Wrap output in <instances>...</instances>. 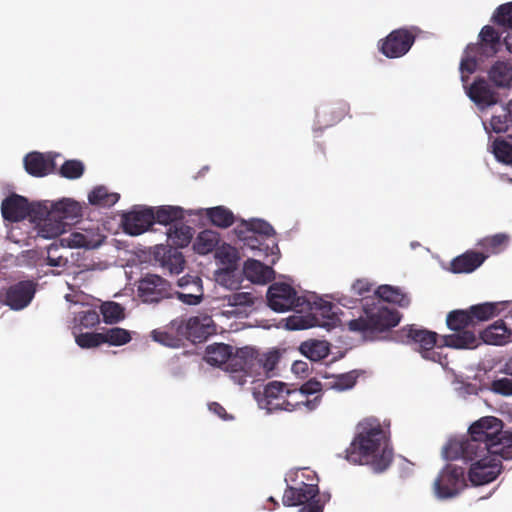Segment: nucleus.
I'll use <instances>...</instances> for the list:
<instances>
[{
  "mask_svg": "<svg viewBox=\"0 0 512 512\" xmlns=\"http://www.w3.org/2000/svg\"><path fill=\"white\" fill-rule=\"evenodd\" d=\"M170 284L158 275H147L138 285V294L144 302H157L170 295Z\"/></svg>",
  "mask_w": 512,
  "mask_h": 512,
  "instance_id": "obj_15",
  "label": "nucleus"
},
{
  "mask_svg": "<svg viewBox=\"0 0 512 512\" xmlns=\"http://www.w3.org/2000/svg\"><path fill=\"white\" fill-rule=\"evenodd\" d=\"M447 325L453 331L464 330L469 325H473V316L468 310L453 311L447 316Z\"/></svg>",
  "mask_w": 512,
  "mask_h": 512,
  "instance_id": "obj_48",
  "label": "nucleus"
},
{
  "mask_svg": "<svg viewBox=\"0 0 512 512\" xmlns=\"http://www.w3.org/2000/svg\"><path fill=\"white\" fill-rule=\"evenodd\" d=\"M492 390L504 396H512V377L506 375L493 381Z\"/></svg>",
  "mask_w": 512,
  "mask_h": 512,
  "instance_id": "obj_59",
  "label": "nucleus"
},
{
  "mask_svg": "<svg viewBox=\"0 0 512 512\" xmlns=\"http://www.w3.org/2000/svg\"><path fill=\"white\" fill-rule=\"evenodd\" d=\"M219 234L213 230L201 231L193 242V249L200 255H206L219 246Z\"/></svg>",
  "mask_w": 512,
  "mask_h": 512,
  "instance_id": "obj_36",
  "label": "nucleus"
},
{
  "mask_svg": "<svg viewBox=\"0 0 512 512\" xmlns=\"http://www.w3.org/2000/svg\"><path fill=\"white\" fill-rule=\"evenodd\" d=\"M466 486L464 470L448 464L434 481V494L439 499L452 498L458 495Z\"/></svg>",
  "mask_w": 512,
  "mask_h": 512,
  "instance_id": "obj_9",
  "label": "nucleus"
},
{
  "mask_svg": "<svg viewBox=\"0 0 512 512\" xmlns=\"http://www.w3.org/2000/svg\"><path fill=\"white\" fill-rule=\"evenodd\" d=\"M222 308H231L223 310L225 316H234L241 313L242 308L251 307L254 304L255 296L250 292H237L227 295L221 299Z\"/></svg>",
  "mask_w": 512,
  "mask_h": 512,
  "instance_id": "obj_29",
  "label": "nucleus"
},
{
  "mask_svg": "<svg viewBox=\"0 0 512 512\" xmlns=\"http://www.w3.org/2000/svg\"><path fill=\"white\" fill-rule=\"evenodd\" d=\"M155 222L154 209L139 207L123 216V227L126 233L137 236L149 229Z\"/></svg>",
  "mask_w": 512,
  "mask_h": 512,
  "instance_id": "obj_14",
  "label": "nucleus"
},
{
  "mask_svg": "<svg viewBox=\"0 0 512 512\" xmlns=\"http://www.w3.org/2000/svg\"><path fill=\"white\" fill-rule=\"evenodd\" d=\"M481 340L489 345H507L512 343V328L503 320H497L481 332Z\"/></svg>",
  "mask_w": 512,
  "mask_h": 512,
  "instance_id": "obj_24",
  "label": "nucleus"
},
{
  "mask_svg": "<svg viewBox=\"0 0 512 512\" xmlns=\"http://www.w3.org/2000/svg\"><path fill=\"white\" fill-rule=\"evenodd\" d=\"M105 238L100 227L96 224H92L88 227L79 228L61 238V245L71 249L92 250L100 247Z\"/></svg>",
  "mask_w": 512,
  "mask_h": 512,
  "instance_id": "obj_13",
  "label": "nucleus"
},
{
  "mask_svg": "<svg viewBox=\"0 0 512 512\" xmlns=\"http://www.w3.org/2000/svg\"><path fill=\"white\" fill-rule=\"evenodd\" d=\"M278 257L271 260V265H264L256 259H247L243 263L242 272L244 277L253 284L265 285L275 277L272 265L275 264Z\"/></svg>",
  "mask_w": 512,
  "mask_h": 512,
  "instance_id": "obj_20",
  "label": "nucleus"
},
{
  "mask_svg": "<svg viewBox=\"0 0 512 512\" xmlns=\"http://www.w3.org/2000/svg\"><path fill=\"white\" fill-rule=\"evenodd\" d=\"M248 246L252 250H257L259 253L263 252L265 255H277L279 252L278 246L275 242L272 243V246L270 247L268 244H260L259 246H256L254 241L251 240L248 242Z\"/></svg>",
  "mask_w": 512,
  "mask_h": 512,
  "instance_id": "obj_63",
  "label": "nucleus"
},
{
  "mask_svg": "<svg viewBox=\"0 0 512 512\" xmlns=\"http://www.w3.org/2000/svg\"><path fill=\"white\" fill-rule=\"evenodd\" d=\"M205 361L213 366L227 365L232 372H243L253 360V349L244 347L234 354L232 348L226 344H214L207 347Z\"/></svg>",
  "mask_w": 512,
  "mask_h": 512,
  "instance_id": "obj_6",
  "label": "nucleus"
},
{
  "mask_svg": "<svg viewBox=\"0 0 512 512\" xmlns=\"http://www.w3.org/2000/svg\"><path fill=\"white\" fill-rule=\"evenodd\" d=\"M34 293L35 287L32 282H19L8 290L6 303L11 309L21 310L31 302Z\"/></svg>",
  "mask_w": 512,
  "mask_h": 512,
  "instance_id": "obj_22",
  "label": "nucleus"
},
{
  "mask_svg": "<svg viewBox=\"0 0 512 512\" xmlns=\"http://www.w3.org/2000/svg\"><path fill=\"white\" fill-rule=\"evenodd\" d=\"M286 385L281 382L273 381L266 385L264 394L259 399V406L268 411L281 410L283 406V399L286 392Z\"/></svg>",
  "mask_w": 512,
  "mask_h": 512,
  "instance_id": "obj_25",
  "label": "nucleus"
},
{
  "mask_svg": "<svg viewBox=\"0 0 512 512\" xmlns=\"http://www.w3.org/2000/svg\"><path fill=\"white\" fill-rule=\"evenodd\" d=\"M153 255L155 261L170 274H179L184 269L183 254L173 247L157 245L154 247Z\"/></svg>",
  "mask_w": 512,
  "mask_h": 512,
  "instance_id": "obj_18",
  "label": "nucleus"
},
{
  "mask_svg": "<svg viewBox=\"0 0 512 512\" xmlns=\"http://www.w3.org/2000/svg\"><path fill=\"white\" fill-rule=\"evenodd\" d=\"M351 290L354 295L363 297L366 301L371 299L365 297V295L371 291V284L368 280L359 279L355 281L351 287Z\"/></svg>",
  "mask_w": 512,
  "mask_h": 512,
  "instance_id": "obj_60",
  "label": "nucleus"
},
{
  "mask_svg": "<svg viewBox=\"0 0 512 512\" xmlns=\"http://www.w3.org/2000/svg\"><path fill=\"white\" fill-rule=\"evenodd\" d=\"M32 220L35 222L37 236L44 239L56 238L67 228V223L53 216L43 201L32 205Z\"/></svg>",
  "mask_w": 512,
  "mask_h": 512,
  "instance_id": "obj_8",
  "label": "nucleus"
},
{
  "mask_svg": "<svg viewBox=\"0 0 512 512\" xmlns=\"http://www.w3.org/2000/svg\"><path fill=\"white\" fill-rule=\"evenodd\" d=\"M470 437L467 439H451L443 448V456L446 459H458L459 453L467 449L470 453L476 450L490 451L492 453H501L503 457H509L511 454H505L502 445L504 444L503 423L494 416H486L470 426Z\"/></svg>",
  "mask_w": 512,
  "mask_h": 512,
  "instance_id": "obj_2",
  "label": "nucleus"
},
{
  "mask_svg": "<svg viewBox=\"0 0 512 512\" xmlns=\"http://www.w3.org/2000/svg\"><path fill=\"white\" fill-rule=\"evenodd\" d=\"M284 396L281 410L288 412L300 410L302 408H306V410L311 411L314 410L319 403L317 396L313 399H306L304 392L300 389L289 390L286 388Z\"/></svg>",
  "mask_w": 512,
  "mask_h": 512,
  "instance_id": "obj_28",
  "label": "nucleus"
},
{
  "mask_svg": "<svg viewBox=\"0 0 512 512\" xmlns=\"http://www.w3.org/2000/svg\"><path fill=\"white\" fill-rule=\"evenodd\" d=\"M56 249L57 248L53 245L48 248V264L53 267H65L68 263V260L63 256H54L53 252L56 251Z\"/></svg>",
  "mask_w": 512,
  "mask_h": 512,
  "instance_id": "obj_62",
  "label": "nucleus"
},
{
  "mask_svg": "<svg viewBox=\"0 0 512 512\" xmlns=\"http://www.w3.org/2000/svg\"><path fill=\"white\" fill-rule=\"evenodd\" d=\"M495 21L512 29V2L500 6L494 15Z\"/></svg>",
  "mask_w": 512,
  "mask_h": 512,
  "instance_id": "obj_58",
  "label": "nucleus"
},
{
  "mask_svg": "<svg viewBox=\"0 0 512 512\" xmlns=\"http://www.w3.org/2000/svg\"><path fill=\"white\" fill-rule=\"evenodd\" d=\"M371 299H379L382 303H394L401 307H407L410 304V298L406 293H404L400 288L390 285L380 286L377 289L375 296Z\"/></svg>",
  "mask_w": 512,
  "mask_h": 512,
  "instance_id": "obj_33",
  "label": "nucleus"
},
{
  "mask_svg": "<svg viewBox=\"0 0 512 512\" xmlns=\"http://www.w3.org/2000/svg\"><path fill=\"white\" fill-rule=\"evenodd\" d=\"M155 222L169 225L184 217V211L179 206H160L154 210Z\"/></svg>",
  "mask_w": 512,
  "mask_h": 512,
  "instance_id": "obj_44",
  "label": "nucleus"
},
{
  "mask_svg": "<svg viewBox=\"0 0 512 512\" xmlns=\"http://www.w3.org/2000/svg\"><path fill=\"white\" fill-rule=\"evenodd\" d=\"M103 320L107 324H115L125 317L124 308L115 302H105L101 305Z\"/></svg>",
  "mask_w": 512,
  "mask_h": 512,
  "instance_id": "obj_49",
  "label": "nucleus"
},
{
  "mask_svg": "<svg viewBox=\"0 0 512 512\" xmlns=\"http://www.w3.org/2000/svg\"><path fill=\"white\" fill-rule=\"evenodd\" d=\"M357 375L355 372L332 375L325 377L324 387L327 390L345 391L351 389L356 383Z\"/></svg>",
  "mask_w": 512,
  "mask_h": 512,
  "instance_id": "obj_40",
  "label": "nucleus"
},
{
  "mask_svg": "<svg viewBox=\"0 0 512 512\" xmlns=\"http://www.w3.org/2000/svg\"><path fill=\"white\" fill-rule=\"evenodd\" d=\"M84 172V165L82 162L77 160L66 161L60 169V173L63 177L68 179H76L82 176Z\"/></svg>",
  "mask_w": 512,
  "mask_h": 512,
  "instance_id": "obj_56",
  "label": "nucleus"
},
{
  "mask_svg": "<svg viewBox=\"0 0 512 512\" xmlns=\"http://www.w3.org/2000/svg\"><path fill=\"white\" fill-rule=\"evenodd\" d=\"M478 50L476 45H469L465 51V56L462 58L460 63L461 80L463 83L466 82L467 77L472 74L477 68V62L470 56V53Z\"/></svg>",
  "mask_w": 512,
  "mask_h": 512,
  "instance_id": "obj_52",
  "label": "nucleus"
},
{
  "mask_svg": "<svg viewBox=\"0 0 512 512\" xmlns=\"http://www.w3.org/2000/svg\"><path fill=\"white\" fill-rule=\"evenodd\" d=\"M118 200L119 194L110 193L104 186H98L88 194V202L91 205L110 207Z\"/></svg>",
  "mask_w": 512,
  "mask_h": 512,
  "instance_id": "obj_43",
  "label": "nucleus"
},
{
  "mask_svg": "<svg viewBox=\"0 0 512 512\" xmlns=\"http://www.w3.org/2000/svg\"><path fill=\"white\" fill-rule=\"evenodd\" d=\"M322 389H325L324 382L322 383L317 380H309L300 388V390L304 392L306 399H309L310 395H314Z\"/></svg>",
  "mask_w": 512,
  "mask_h": 512,
  "instance_id": "obj_61",
  "label": "nucleus"
},
{
  "mask_svg": "<svg viewBox=\"0 0 512 512\" xmlns=\"http://www.w3.org/2000/svg\"><path fill=\"white\" fill-rule=\"evenodd\" d=\"M510 304L509 302H485L482 304L471 306L468 310L470 315L473 316V324L479 321H486L490 318L497 316L504 310V307Z\"/></svg>",
  "mask_w": 512,
  "mask_h": 512,
  "instance_id": "obj_34",
  "label": "nucleus"
},
{
  "mask_svg": "<svg viewBox=\"0 0 512 512\" xmlns=\"http://www.w3.org/2000/svg\"><path fill=\"white\" fill-rule=\"evenodd\" d=\"M413 44V37L406 30H395L381 45L382 53L389 58L405 55Z\"/></svg>",
  "mask_w": 512,
  "mask_h": 512,
  "instance_id": "obj_19",
  "label": "nucleus"
},
{
  "mask_svg": "<svg viewBox=\"0 0 512 512\" xmlns=\"http://www.w3.org/2000/svg\"><path fill=\"white\" fill-rule=\"evenodd\" d=\"M464 88L467 96L480 111H484L498 102L497 93L483 78L476 79L470 86L464 84Z\"/></svg>",
  "mask_w": 512,
  "mask_h": 512,
  "instance_id": "obj_16",
  "label": "nucleus"
},
{
  "mask_svg": "<svg viewBox=\"0 0 512 512\" xmlns=\"http://www.w3.org/2000/svg\"><path fill=\"white\" fill-rule=\"evenodd\" d=\"M216 282L229 290L238 289L242 283V277L237 271V266L222 267L215 272Z\"/></svg>",
  "mask_w": 512,
  "mask_h": 512,
  "instance_id": "obj_39",
  "label": "nucleus"
},
{
  "mask_svg": "<svg viewBox=\"0 0 512 512\" xmlns=\"http://www.w3.org/2000/svg\"><path fill=\"white\" fill-rule=\"evenodd\" d=\"M245 225L248 230L261 235L269 236L274 233L272 226L261 219H252L250 221H246Z\"/></svg>",
  "mask_w": 512,
  "mask_h": 512,
  "instance_id": "obj_57",
  "label": "nucleus"
},
{
  "mask_svg": "<svg viewBox=\"0 0 512 512\" xmlns=\"http://www.w3.org/2000/svg\"><path fill=\"white\" fill-rule=\"evenodd\" d=\"M480 37L483 42V49L489 47L490 54L496 53V46L498 45L499 42V36L497 32L494 30V28L490 26H485L480 32Z\"/></svg>",
  "mask_w": 512,
  "mask_h": 512,
  "instance_id": "obj_55",
  "label": "nucleus"
},
{
  "mask_svg": "<svg viewBox=\"0 0 512 512\" xmlns=\"http://www.w3.org/2000/svg\"><path fill=\"white\" fill-rule=\"evenodd\" d=\"M509 112L507 106H502L500 111L493 114L489 124L483 122V126L486 132L502 133L508 129V123L510 121Z\"/></svg>",
  "mask_w": 512,
  "mask_h": 512,
  "instance_id": "obj_45",
  "label": "nucleus"
},
{
  "mask_svg": "<svg viewBox=\"0 0 512 512\" xmlns=\"http://www.w3.org/2000/svg\"><path fill=\"white\" fill-rule=\"evenodd\" d=\"M303 302L304 305L307 306L308 310L311 311V314L315 315L318 319L319 316L327 319V321L320 320L322 323L329 324L325 327L327 330H330L339 321L336 317L335 306L327 299L312 294L305 297Z\"/></svg>",
  "mask_w": 512,
  "mask_h": 512,
  "instance_id": "obj_21",
  "label": "nucleus"
},
{
  "mask_svg": "<svg viewBox=\"0 0 512 512\" xmlns=\"http://www.w3.org/2000/svg\"><path fill=\"white\" fill-rule=\"evenodd\" d=\"M490 81L499 88L512 86V66L506 62H496L488 71Z\"/></svg>",
  "mask_w": 512,
  "mask_h": 512,
  "instance_id": "obj_35",
  "label": "nucleus"
},
{
  "mask_svg": "<svg viewBox=\"0 0 512 512\" xmlns=\"http://www.w3.org/2000/svg\"><path fill=\"white\" fill-rule=\"evenodd\" d=\"M268 306L275 312H286L304 306L305 298L297 295L295 289L283 282L273 283L267 290Z\"/></svg>",
  "mask_w": 512,
  "mask_h": 512,
  "instance_id": "obj_11",
  "label": "nucleus"
},
{
  "mask_svg": "<svg viewBox=\"0 0 512 512\" xmlns=\"http://www.w3.org/2000/svg\"><path fill=\"white\" fill-rule=\"evenodd\" d=\"M24 166L29 174L42 177L53 171L55 164L51 154L33 152L25 157Z\"/></svg>",
  "mask_w": 512,
  "mask_h": 512,
  "instance_id": "obj_26",
  "label": "nucleus"
},
{
  "mask_svg": "<svg viewBox=\"0 0 512 512\" xmlns=\"http://www.w3.org/2000/svg\"><path fill=\"white\" fill-rule=\"evenodd\" d=\"M346 459L352 464L369 465L376 472L390 465L392 450L378 420L370 418L359 423L357 434L346 450Z\"/></svg>",
  "mask_w": 512,
  "mask_h": 512,
  "instance_id": "obj_1",
  "label": "nucleus"
},
{
  "mask_svg": "<svg viewBox=\"0 0 512 512\" xmlns=\"http://www.w3.org/2000/svg\"><path fill=\"white\" fill-rule=\"evenodd\" d=\"M167 240L169 247L174 246L178 248L186 247L192 239V228L184 224L171 225L167 232Z\"/></svg>",
  "mask_w": 512,
  "mask_h": 512,
  "instance_id": "obj_37",
  "label": "nucleus"
},
{
  "mask_svg": "<svg viewBox=\"0 0 512 512\" xmlns=\"http://www.w3.org/2000/svg\"><path fill=\"white\" fill-rule=\"evenodd\" d=\"M1 212L5 220L17 222L24 219L28 214L32 215V207L29 206L24 197L12 195L2 202Z\"/></svg>",
  "mask_w": 512,
  "mask_h": 512,
  "instance_id": "obj_23",
  "label": "nucleus"
},
{
  "mask_svg": "<svg viewBox=\"0 0 512 512\" xmlns=\"http://www.w3.org/2000/svg\"><path fill=\"white\" fill-rule=\"evenodd\" d=\"M193 283L202 285L201 279L195 276L186 275L178 280V286L183 290H185L189 285L191 286Z\"/></svg>",
  "mask_w": 512,
  "mask_h": 512,
  "instance_id": "obj_64",
  "label": "nucleus"
},
{
  "mask_svg": "<svg viewBox=\"0 0 512 512\" xmlns=\"http://www.w3.org/2000/svg\"><path fill=\"white\" fill-rule=\"evenodd\" d=\"M177 331L193 342H201L216 333L217 328L211 316L201 314L190 317L187 320H174Z\"/></svg>",
  "mask_w": 512,
  "mask_h": 512,
  "instance_id": "obj_10",
  "label": "nucleus"
},
{
  "mask_svg": "<svg viewBox=\"0 0 512 512\" xmlns=\"http://www.w3.org/2000/svg\"><path fill=\"white\" fill-rule=\"evenodd\" d=\"M190 292H186L181 289V291L176 292L177 298L184 304L187 305H197L203 299V287L197 283H193L190 286Z\"/></svg>",
  "mask_w": 512,
  "mask_h": 512,
  "instance_id": "obj_51",
  "label": "nucleus"
},
{
  "mask_svg": "<svg viewBox=\"0 0 512 512\" xmlns=\"http://www.w3.org/2000/svg\"><path fill=\"white\" fill-rule=\"evenodd\" d=\"M486 259V256L477 252H467L456 257L451 262L453 273H470L477 269Z\"/></svg>",
  "mask_w": 512,
  "mask_h": 512,
  "instance_id": "obj_32",
  "label": "nucleus"
},
{
  "mask_svg": "<svg viewBox=\"0 0 512 512\" xmlns=\"http://www.w3.org/2000/svg\"><path fill=\"white\" fill-rule=\"evenodd\" d=\"M445 347L456 349H473L481 341V336L477 337L474 332L469 330H458L451 335L442 336Z\"/></svg>",
  "mask_w": 512,
  "mask_h": 512,
  "instance_id": "obj_30",
  "label": "nucleus"
},
{
  "mask_svg": "<svg viewBox=\"0 0 512 512\" xmlns=\"http://www.w3.org/2000/svg\"><path fill=\"white\" fill-rule=\"evenodd\" d=\"M202 211H205L206 215L209 217L211 222L214 225L219 226V227H223V228L228 227L234 221L233 213L229 209H227L223 206L207 208L205 210L201 209V210H198L197 212L189 211V214L190 215L191 214H200Z\"/></svg>",
  "mask_w": 512,
  "mask_h": 512,
  "instance_id": "obj_41",
  "label": "nucleus"
},
{
  "mask_svg": "<svg viewBox=\"0 0 512 512\" xmlns=\"http://www.w3.org/2000/svg\"><path fill=\"white\" fill-rule=\"evenodd\" d=\"M492 152L496 159L507 165L512 164V135L506 139H497L492 145Z\"/></svg>",
  "mask_w": 512,
  "mask_h": 512,
  "instance_id": "obj_46",
  "label": "nucleus"
},
{
  "mask_svg": "<svg viewBox=\"0 0 512 512\" xmlns=\"http://www.w3.org/2000/svg\"><path fill=\"white\" fill-rule=\"evenodd\" d=\"M295 477L299 480V483L295 487H289L285 490L283 495V504L286 506L301 505L302 508L299 512H322L323 507L319 504L315 497L318 494V488L316 484L305 483V471L298 470L295 473Z\"/></svg>",
  "mask_w": 512,
  "mask_h": 512,
  "instance_id": "obj_7",
  "label": "nucleus"
},
{
  "mask_svg": "<svg viewBox=\"0 0 512 512\" xmlns=\"http://www.w3.org/2000/svg\"><path fill=\"white\" fill-rule=\"evenodd\" d=\"M102 333V344L108 343L113 346L124 345L131 340L130 332L126 329L115 327L108 329Z\"/></svg>",
  "mask_w": 512,
  "mask_h": 512,
  "instance_id": "obj_47",
  "label": "nucleus"
},
{
  "mask_svg": "<svg viewBox=\"0 0 512 512\" xmlns=\"http://www.w3.org/2000/svg\"><path fill=\"white\" fill-rule=\"evenodd\" d=\"M75 341L81 348H94L102 344V333H78L73 331Z\"/></svg>",
  "mask_w": 512,
  "mask_h": 512,
  "instance_id": "obj_54",
  "label": "nucleus"
},
{
  "mask_svg": "<svg viewBox=\"0 0 512 512\" xmlns=\"http://www.w3.org/2000/svg\"><path fill=\"white\" fill-rule=\"evenodd\" d=\"M301 353L312 361H319L329 353V345L325 341L311 340L303 342L300 346Z\"/></svg>",
  "mask_w": 512,
  "mask_h": 512,
  "instance_id": "obj_42",
  "label": "nucleus"
},
{
  "mask_svg": "<svg viewBox=\"0 0 512 512\" xmlns=\"http://www.w3.org/2000/svg\"><path fill=\"white\" fill-rule=\"evenodd\" d=\"M471 463L468 477L473 485H485L494 481L501 472V459H508L503 457L501 453H492L490 451L476 450L475 453L468 452L463 449L459 453V457Z\"/></svg>",
  "mask_w": 512,
  "mask_h": 512,
  "instance_id": "obj_4",
  "label": "nucleus"
},
{
  "mask_svg": "<svg viewBox=\"0 0 512 512\" xmlns=\"http://www.w3.org/2000/svg\"><path fill=\"white\" fill-rule=\"evenodd\" d=\"M216 259L223 265V267L237 266L239 260L237 250L228 245L222 244L217 247L215 252Z\"/></svg>",
  "mask_w": 512,
  "mask_h": 512,
  "instance_id": "obj_50",
  "label": "nucleus"
},
{
  "mask_svg": "<svg viewBox=\"0 0 512 512\" xmlns=\"http://www.w3.org/2000/svg\"><path fill=\"white\" fill-rule=\"evenodd\" d=\"M47 208H50L53 216H57L63 222L70 223L77 221L83 216V205L73 198H62L58 201H43Z\"/></svg>",
  "mask_w": 512,
  "mask_h": 512,
  "instance_id": "obj_17",
  "label": "nucleus"
},
{
  "mask_svg": "<svg viewBox=\"0 0 512 512\" xmlns=\"http://www.w3.org/2000/svg\"><path fill=\"white\" fill-rule=\"evenodd\" d=\"M509 237L506 234H496L491 237L484 238L481 245L492 254L501 252L508 244Z\"/></svg>",
  "mask_w": 512,
  "mask_h": 512,
  "instance_id": "obj_53",
  "label": "nucleus"
},
{
  "mask_svg": "<svg viewBox=\"0 0 512 512\" xmlns=\"http://www.w3.org/2000/svg\"><path fill=\"white\" fill-rule=\"evenodd\" d=\"M280 358V354L276 350L268 351L266 353H263L259 355L258 357H255V352L253 351V360L249 363V365L246 367L245 370H243V374L241 375H234L232 376L233 380L237 382L239 385H243L246 383L245 377L249 373L252 366L257 363L259 366L262 367L265 374H269L272 372Z\"/></svg>",
  "mask_w": 512,
  "mask_h": 512,
  "instance_id": "obj_27",
  "label": "nucleus"
},
{
  "mask_svg": "<svg viewBox=\"0 0 512 512\" xmlns=\"http://www.w3.org/2000/svg\"><path fill=\"white\" fill-rule=\"evenodd\" d=\"M151 336L154 341L172 348L179 347L184 338V336L180 335L177 331V325L173 326V322L165 329L153 330Z\"/></svg>",
  "mask_w": 512,
  "mask_h": 512,
  "instance_id": "obj_38",
  "label": "nucleus"
},
{
  "mask_svg": "<svg viewBox=\"0 0 512 512\" xmlns=\"http://www.w3.org/2000/svg\"><path fill=\"white\" fill-rule=\"evenodd\" d=\"M303 311L304 309L302 308L285 320V327L288 330H302L316 326L326 327L329 325L328 323H322L320 319L311 314L310 310L306 314H303Z\"/></svg>",
  "mask_w": 512,
  "mask_h": 512,
  "instance_id": "obj_31",
  "label": "nucleus"
},
{
  "mask_svg": "<svg viewBox=\"0 0 512 512\" xmlns=\"http://www.w3.org/2000/svg\"><path fill=\"white\" fill-rule=\"evenodd\" d=\"M83 293L67 294L65 299L70 303L69 310L74 315L72 331H81L83 328H92L99 323V314L85 302Z\"/></svg>",
  "mask_w": 512,
  "mask_h": 512,
  "instance_id": "obj_12",
  "label": "nucleus"
},
{
  "mask_svg": "<svg viewBox=\"0 0 512 512\" xmlns=\"http://www.w3.org/2000/svg\"><path fill=\"white\" fill-rule=\"evenodd\" d=\"M400 321L397 311L390 309L379 299H370L363 304V315L348 322L353 332L383 331L396 326Z\"/></svg>",
  "mask_w": 512,
  "mask_h": 512,
  "instance_id": "obj_3",
  "label": "nucleus"
},
{
  "mask_svg": "<svg viewBox=\"0 0 512 512\" xmlns=\"http://www.w3.org/2000/svg\"><path fill=\"white\" fill-rule=\"evenodd\" d=\"M401 340L415 345V349L424 359L444 364L441 350L445 347L442 337L438 338L435 332L408 326L401 330Z\"/></svg>",
  "mask_w": 512,
  "mask_h": 512,
  "instance_id": "obj_5",
  "label": "nucleus"
}]
</instances>
